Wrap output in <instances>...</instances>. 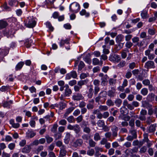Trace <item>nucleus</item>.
Masks as SVG:
<instances>
[{
	"label": "nucleus",
	"instance_id": "ea45409f",
	"mask_svg": "<svg viewBox=\"0 0 157 157\" xmlns=\"http://www.w3.org/2000/svg\"><path fill=\"white\" fill-rule=\"evenodd\" d=\"M65 43L68 44L69 42L68 39H66L65 40H61L59 42L60 45L61 47L63 46Z\"/></svg>",
	"mask_w": 157,
	"mask_h": 157
},
{
	"label": "nucleus",
	"instance_id": "c03bdc74",
	"mask_svg": "<svg viewBox=\"0 0 157 157\" xmlns=\"http://www.w3.org/2000/svg\"><path fill=\"white\" fill-rule=\"evenodd\" d=\"M144 138L143 140V141L144 143L145 142H147L150 140L148 138V134L147 133H145L144 134Z\"/></svg>",
	"mask_w": 157,
	"mask_h": 157
},
{
	"label": "nucleus",
	"instance_id": "1a4fd4ad",
	"mask_svg": "<svg viewBox=\"0 0 157 157\" xmlns=\"http://www.w3.org/2000/svg\"><path fill=\"white\" fill-rule=\"evenodd\" d=\"M93 64L94 65H99L102 66L103 64V61L101 60L100 61L97 58H94L92 59Z\"/></svg>",
	"mask_w": 157,
	"mask_h": 157
},
{
	"label": "nucleus",
	"instance_id": "4d7b16f0",
	"mask_svg": "<svg viewBox=\"0 0 157 157\" xmlns=\"http://www.w3.org/2000/svg\"><path fill=\"white\" fill-rule=\"evenodd\" d=\"M131 134L132 135V136L134 138L136 139L137 138V134L135 130H133L130 131Z\"/></svg>",
	"mask_w": 157,
	"mask_h": 157
},
{
	"label": "nucleus",
	"instance_id": "6e6552de",
	"mask_svg": "<svg viewBox=\"0 0 157 157\" xmlns=\"http://www.w3.org/2000/svg\"><path fill=\"white\" fill-rule=\"evenodd\" d=\"M64 87L65 88L64 94L65 95V96H69L71 94L72 91L71 89L69 88V86L68 85H65L64 86Z\"/></svg>",
	"mask_w": 157,
	"mask_h": 157
},
{
	"label": "nucleus",
	"instance_id": "37998d69",
	"mask_svg": "<svg viewBox=\"0 0 157 157\" xmlns=\"http://www.w3.org/2000/svg\"><path fill=\"white\" fill-rule=\"evenodd\" d=\"M148 90L146 88H143L141 91V93L143 95L145 96L147 95L148 93Z\"/></svg>",
	"mask_w": 157,
	"mask_h": 157
},
{
	"label": "nucleus",
	"instance_id": "9b49d317",
	"mask_svg": "<svg viewBox=\"0 0 157 157\" xmlns=\"http://www.w3.org/2000/svg\"><path fill=\"white\" fill-rule=\"evenodd\" d=\"M156 124H152L150 126L148 130V132L149 133H153L155 131L156 127Z\"/></svg>",
	"mask_w": 157,
	"mask_h": 157
},
{
	"label": "nucleus",
	"instance_id": "473e14b6",
	"mask_svg": "<svg viewBox=\"0 0 157 157\" xmlns=\"http://www.w3.org/2000/svg\"><path fill=\"white\" fill-rule=\"evenodd\" d=\"M12 103V101H5L4 102L3 104V106L4 107H9L10 104Z\"/></svg>",
	"mask_w": 157,
	"mask_h": 157
},
{
	"label": "nucleus",
	"instance_id": "69168bd1",
	"mask_svg": "<svg viewBox=\"0 0 157 157\" xmlns=\"http://www.w3.org/2000/svg\"><path fill=\"white\" fill-rule=\"evenodd\" d=\"M83 120V116L81 115L78 116L76 118V120L77 123H79L81 122Z\"/></svg>",
	"mask_w": 157,
	"mask_h": 157
},
{
	"label": "nucleus",
	"instance_id": "58836bf2",
	"mask_svg": "<svg viewBox=\"0 0 157 157\" xmlns=\"http://www.w3.org/2000/svg\"><path fill=\"white\" fill-rule=\"evenodd\" d=\"M116 79L113 78H110L109 80V82L110 85L113 86L116 83Z\"/></svg>",
	"mask_w": 157,
	"mask_h": 157
},
{
	"label": "nucleus",
	"instance_id": "8fccbe9b",
	"mask_svg": "<svg viewBox=\"0 0 157 157\" xmlns=\"http://www.w3.org/2000/svg\"><path fill=\"white\" fill-rule=\"evenodd\" d=\"M46 26L49 28V29L51 31L53 30L54 28L52 26L51 24L49 22H47L46 24Z\"/></svg>",
	"mask_w": 157,
	"mask_h": 157
},
{
	"label": "nucleus",
	"instance_id": "f03ea898",
	"mask_svg": "<svg viewBox=\"0 0 157 157\" xmlns=\"http://www.w3.org/2000/svg\"><path fill=\"white\" fill-rule=\"evenodd\" d=\"M111 130L112 132V135L114 137L117 136L118 135V128L115 125H113L112 126Z\"/></svg>",
	"mask_w": 157,
	"mask_h": 157
},
{
	"label": "nucleus",
	"instance_id": "c85d7f7f",
	"mask_svg": "<svg viewBox=\"0 0 157 157\" xmlns=\"http://www.w3.org/2000/svg\"><path fill=\"white\" fill-rule=\"evenodd\" d=\"M8 52V49H3L0 48V55L2 56L6 55Z\"/></svg>",
	"mask_w": 157,
	"mask_h": 157
},
{
	"label": "nucleus",
	"instance_id": "a19ab883",
	"mask_svg": "<svg viewBox=\"0 0 157 157\" xmlns=\"http://www.w3.org/2000/svg\"><path fill=\"white\" fill-rule=\"evenodd\" d=\"M80 14L81 15H85L86 17H88L89 16L90 14L89 13H87L86 10H82L80 12Z\"/></svg>",
	"mask_w": 157,
	"mask_h": 157
},
{
	"label": "nucleus",
	"instance_id": "a18cd8bd",
	"mask_svg": "<svg viewBox=\"0 0 157 157\" xmlns=\"http://www.w3.org/2000/svg\"><path fill=\"white\" fill-rule=\"evenodd\" d=\"M133 43L130 41H127L125 44V46L128 48H131L133 46Z\"/></svg>",
	"mask_w": 157,
	"mask_h": 157
},
{
	"label": "nucleus",
	"instance_id": "4c0bfd02",
	"mask_svg": "<svg viewBox=\"0 0 157 157\" xmlns=\"http://www.w3.org/2000/svg\"><path fill=\"white\" fill-rule=\"evenodd\" d=\"M58 125L57 124H54L51 128V131L53 133H56L57 131V128Z\"/></svg>",
	"mask_w": 157,
	"mask_h": 157
},
{
	"label": "nucleus",
	"instance_id": "de8ad7c7",
	"mask_svg": "<svg viewBox=\"0 0 157 157\" xmlns=\"http://www.w3.org/2000/svg\"><path fill=\"white\" fill-rule=\"evenodd\" d=\"M56 145L57 147H59L60 148H62L63 146H65L63 144L62 142L60 140H58L56 142Z\"/></svg>",
	"mask_w": 157,
	"mask_h": 157
},
{
	"label": "nucleus",
	"instance_id": "bf43d9fd",
	"mask_svg": "<svg viewBox=\"0 0 157 157\" xmlns=\"http://www.w3.org/2000/svg\"><path fill=\"white\" fill-rule=\"evenodd\" d=\"M59 124L62 125H66L67 123L66 121L64 119H62L59 122Z\"/></svg>",
	"mask_w": 157,
	"mask_h": 157
},
{
	"label": "nucleus",
	"instance_id": "49530a36",
	"mask_svg": "<svg viewBox=\"0 0 157 157\" xmlns=\"http://www.w3.org/2000/svg\"><path fill=\"white\" fill-rule=\"evenodd\" d=\"M106 104L108 106H113L114 105L113 102L111 99H109L106 101Z\"/></svg>",
	"mask_w": 157,
	"mask_h": 157
},
{
	"label": "nucleus",
	"instance_id": "39448f33",
	"mask_svg": "<svg viewBox=\"0 0 157 157\" xmlns=\"http://www.w3.org/2000/svg\"><path fill=\"white\" fill-rule=\"evenodd\" d=\"M67 153V151L66 150L65 146H63L62 148H60L59 154L58 157H65Z\"/></svg>",
	"mask_w": 157,
	"mask_h": 157
},
{
	"label": "nucleus",
	"instance_id": "f8f14e48",
	"mask_svg": "<svg viewBox=\"0 0 157 157\" xmlns=\"http://www.w3.org/2000/svg\"><path fill=\"white\" fill-rule=\"evenodd\" d=\"M71 136V134L69 132H67L64 139V142L66 144H68L69 142L70 139V137Z\"/></svg>",
	"mask_w": 157,
	"mask_h": 157
},
{
	"label": "nucleus",
	"instance_id": "0eeeda50",
	"mask_svg": "<svg viewBox=\"0 0 157 157\" xmlns=\"http://www.w3.org/2000/svg\"><path fill=\"white\" fill-rule=\"evenodd\" d=\"M111 88V90L108 91L107 95L110 98H113L115 96L116 90L114 87H112Z\"/></svg>",
	"mask_w": 157,
	"mask_h": 157
},
{
	"label": "nucleus",
	"instance_id": "e2e57ef3",
	"mask_svg": "<svg viewBox=\"0 0 157 157\" xmlns=\"http://www.w3.org/2000/svg\"><path fill=\"white\" fill-rule=\"evenodd\" d=\"M125 64L126 62L124 61H122L117 65V66L119 67H122L125 66Z\"/></svg>",
	"mask_w": 157,
	"mask_h": 157
},
{
	"label": "nucleus",
	"instance_id": "ddd939ff",
	"mask_svg": "<svg viewBox=\"0 0 157 157\" xmlns=\"http://www.w3.org/2000/svg\"><path fill=\"white\" fill-rule=\"evenodd\" d=\"M31 149L30 146L26 145L22 149L21 152L25 153H29L30 152Z\"/></svg>",
	"mask_w": 157,
	"mask_h": 157
},
{
	"label": "nucleus",
	"instance_id": "c9c22d12",
	"mask_svg": "<svg viewBox=\"0 0 157 157\" xmlns=\"http://www.w3.org/2000/svg\"><path fill=\"white\" fill-rule=\"evenodd\" d=\"M89 144L90 147H94L95 146L96 143L92 139H90L89 140Z\"/></svg>",
	"mask_w": 157,
	"mask_h": 157
},
{
	"label": "nucleus",
	"instance_id": "423d86ee",
	"mask_svg": "<svg viewBox=\"0 0 157 157\" xmlns=\"http://www.w3.org/2000/svg\"><path fill=\"white\" fill-rule=\"evenodd\" d=\"M144 67L147 69L154 68L155 67L154 63L152 61H149L145 63Z\"/></svg>",
	"mask_w": 157,
	"mask_h": 157
},
{
	"label": "nucleus",
	"instance_id": "4be33fe9",
	"mask_svg": "<svg viewBox=\"0 0 157 157\" xmlns=\"http://www.w3.org/2000/svg\"><path fill=\"white\" fill-rule=\"evenodd\" d=\"M88 81L89 80L88 79L80 80L78 82L77 84L80 87H82V86L86 84L88 82Z\"/></svg>",
	"mask_w": 157,
	"mask_h": 157
},
{
	"label": "nucleus",
	"instance_id": "a211bd4d",
	"mask_svg": "<svg viewBox=\"0 0 157 157\" xmlns=\"http://www.w3.org/2000/svg\"><path fill=\"white\" fill-rule=\"evenodd\" d=\"M75 109V107H71L68 108L66 110L65 113L64 114V117L65 118H66L68 115L71 113Z\"/></svg>",
	"mask_w": 157,
	"mask_h": 157
},
{
	"label": "nucleus",
	"instance_id": "4468645a",
	"mask_svg": "<svg viewBox=\"0 0 157 157\" xmlns=\"http://www.w3.org/2000/svg\"><path fill=\"white\" fill-rule=\"evenodd\" d=\"M108 78V76L107 75H105V76L103 78H101V85L103 86H105L107 84V78Z\"/></svg>",
	"mask_w": 157,
	"mask_h": 157
},
{
	"label": "nucleus",
	"instance_id": "bb28decb",
	"mask_svg": "<svg viewBox=\"0 0 157 157\" xmlns=\"http://www.w3.org/2000/svg\"><path fill=\"white\" fill-rule=\"evenodd\" d=\"M111 59L113 61L116 62H119L120 60V58L118 55H114L112 56Z\"/></svg>",
	"mask_w": 157,
	"mask_h": 157
},
{
	"label": "nucleus",
	"instance_id": "6e6d98bb",
	"mask_svg": "<svg viewBox=\"0 0 157 157\" xmlns=\"http://www.w3.org/2000/svg\"><path fill=\"white\" fill-rule=\"evenodd\" d=\"M82 139L83 140H88L90 138V136H89L87 134H84L82 136Z\"/></svg>",
	"mask_w": 157,
	"mask_h": 157
},
{
	"label": "nucleus",
	"instance_id": "603ef678",
	"mask_svg": "<svg viewBox=\"0 0 157 157\" xmlns=\"http://www.w3.org/2000/svg\"><path fill=\"white\" fill-rule=\"evenodd\" d=\"M94 151L93 149H90L87 152V154L88 155H89L90 156L93 155L94 154Z\"/></svg>",
	"mask_w": 157,
	"mask_h": 157
},
{
	"label": "nucleus",
	"instance_id": "aec40b11",
	"mask_svg": "<svg viewBox=\"0 0 157 157\" xmlns=\"http://www.w3.org/2000/svg\"><path fill=\"white\" fill-rule=\"evenodd\" d=\"M36 133L32 131H28L26 133V136L28 138H32L36 135Z\"/></svg>",
	"mask_w": 157,
	"mask_h": 157
},
{
	"label": "nucleus",
	"instance_id": "7c9ffc66",
	"mask_svg": "<svg viewBox=\"0 0 157 157\" xmlns=\"http://www.w3.org/2000/svg\"><path fill=\"white\" fill-rule=\"evenodd\" d=\"M94 139L95 141H98L101 139V136L98 132H96L94 134Z\"/></svg>",
	"mask_w": 157,
	"mask_h": 157
},
{
	"label": "nucleus",
	"instance_id": "20e7f679",
	"mask_svg": "<svg viewBox=\"0 0 157 157\" xmlns=\"http://www.w3.org/2000/svg\"><path fill=\"white\" fill-rule=\"evenodd\" d=\"M83 143V140L81 138L77 139L73 143V146L75 147H81L82 146Z\"/></svg>",
	"mask_w": 157,
	"mask_h": 157
},
{
	"label": "nucleus",
	"instance_id": "5701e85b",
	"mask_svg": "<svg viewBox=\"0 0 157 157\" xmlns=\"http://www.w3.org/2000/svg\"><path fill=\"white\" fill-rule=\"evenodd\" d=\"M122 103V100L119 98H117L114 101V103L116 106L117 107H120Z\"/></svg>",
	"mask_w": 157,
	"mask_h": 157
},
{
	"label": "nucleus",
	"instance_id": "6ab92c4d",
	"mask_svg": "<svg viewBox=\"0 0 157 157\" xmlns=\"http://www.w3.org/2000/svg\"><path fill=\"white\" fill-rule=\"evenodd\" d=\"M94 93L93 89L92 86H91L89 89L88 92L87 96L89 98H91L93 95Z\"/></svg>",
	"mask_w": 157,
	"mask_h": 157
},
{
	"label": "nucleus",
	"instance_id": "f704fd0d",
	"mask_svg": "<svg viewBox=\"0 0 157 157\" xmlns=\"http://www.w3.org/2000/svg\"><path fill=\"white\" fill-rule=\"evenodd\" d=\"M125 153L127 156H129L131 157L132 156L133 154L132 153L131 149L129 148L127 149L125 151Z\"/></svg>",
	"mask_w": 157,
	"mask_h": 157
},
{
	"label": "nucleus",
	"instance_id": "3c124183",
	"mask_svg": "<svg viewBox=\"0 0 157 157\" xmlns=\"http://www.w3.org/2000/svg\"><path fill=\"white\" fill-rule=\"evenodd\" d=\"M83 131L86 133L89 134L90 132L91 129L89 127L86 126L84 128H83Z\"/></svg>",
	"mask_w": 157,
	"mask_h": 157
},
{
	"label": "nucleus",
	"instance_id": "a878e982",
	"mask_svg": "<svg viewBox=\"0 0 157 157\" xmlns=\"http://www.w3.org/2000/svg\"><path fill=\"white\" fill-rule=\"evenodd\" d=\"M142 106L143 107L147 108H149L152 107V105L149 104L148 102L144 101L142 102Z\"/></svg>",
	"mask_w": 157,
	"mask_h": 157
},
{
	"label": "nucleus",
	"instance_id": "f3484780",
	"mask_svg": "<svg viewBox=\"0 0 157 157\" xmlns=\"http://www.w3.org/2000/svg\"><path fill=\"white\" fill-rule=\"evenodd\" d=\"M124 36L122 34L119 35L116 38V40L117 43L121 42L123 40Z\"/></svg>",
	"mask_w": 157,
	"mask_h": 157
},
{
	"label": "nucleus",
	"instance_id": "412c9836",
	"mask_svg": "<svg viewBox=\"0 0 157 157\" xmlns=\"http://www.w3.org/2000/svg\"><path fill=\"white\" fill-rule=\"evenodd\" d=\"M73 130H74L76 134H78L81 131V128L77 124L74 125Z\"/></svg>",
	"mask_w": 157,
	"mask_h": 157
},
{
	"label": "nucleus",
	"instance_id": "338daca9",
	"mask_svg": "<svg viewBox=\"0 0 157 157\" xmlns=\"http://www.w3.org/2000/svg\"><path fill=\"white\" fill-rule=\"evenodd\" d=\"M94 90V94L96 95L99 91L100 88L99 86H95Z\"/></svg>",
	"mask_w": 157,
	"mask_h": 157
},
{
	"label": "nucleus",
	"instance_id": "72a5a7b5",
	"mask_svg": "<svg viewBox=\"0 0 157 157\" xmlns=\"http://www.w3.org/2000/svg\"><path fill=\"white\" fill-rule=\"evenodd\" d=\"M97 124L99 127H102L105 125V122L103 120H99L98 121Z\"/></svg>",
	"mask_w": 157,
	"mask_h": 157
},
{
	"label": "nucleus",
	"instance_id": "393cba45",
	"mask_svg": "<svg viewBox=\"0 0 157 157\" xmlns=\"http://www.w3.org/2000/svg\"><path fill=\"white\" fill-rule=\"evenodd\" d=\"M96 117L94 114L91 115L90 117V119L91 121V124L93 126H95L96 124V122L94 121Z\"/></svg>",
	"mask_w": 157,
	"mask_h": 157
},
{
	"label": "nucleus",
	"instance_id": "13d9d810",
	"mask_svg": "<svg viewBox=\"0 0 157 157\" xmlns=\"http://www.w3.org/2000/svg\"><path fill=\"white\" fill-rule=\"evenodd\" d=\"M59 109L60 110H63V109L65 108L66 107V104L65 103L62 102H60L59 104Z\"/></svg>",
	"mask_w": 157,
	"mask_h": 157
},
{
	"label": "nucleus",
	"instance_id": "052dcab7",
	"mask_svg": "<svg viewBox=\"0 0 157 157\" xmlns=\"http://www.w3.org/2000/svg\"><path fill=\"white\" fill-rule=\"evenodd\" d=\"M155 95L153 93H150L148 95L147 97L149 98L151 100H154L155 98Z\"/></svg>",
	"mask_w": 157,
	"mask_h": 157
},
{
	"label": "nucleus",
	"instance_id": "79ce46f5",
	"mask_svg": "<svg viewBox=\"0 0 157 157\" xmlns=\"http://www.w3.org/2000/svg\"><path fill=\"white\" fill-rule=\"evenodd\" d=\"M102 98L101 96L99 94L98 96L95 98V102L99 104V102L100 101L101 103H103V100L101 99Z\"/></svg>",
	"mask_w": 157,
	"mask_h": 157
},
{
	"label": "nucleus",
	"instance_id": "0e129e2a",
	"mask_svg": "<svg viewBox=\"0 0 157 157\" xmlns=\"http://www.w3.org/2000/svg\"><path fill=\"white\" fill-rule=\"evenodd\" d=\"M132 35L131 34H129L125 36V40L126 41H128L132 39Z\"/></svg>",
	"mask_w": 157,
	"mask_h": 157
},
{
	"label": "nucleus",
	"instance_id": "e433bc0d",
	"mask_svg": "<svg viewBox=\"0 0 157 157\" xmlns=\"http://www.w3.org/2000/svg\"><path fill=\"white\" fill-rule=\"evenodd\" d=\"M45 137L46 139L47 142L48 144L50 143L53 140V138L50 137L48 135H46Z\"/></svg>",
	"mask_w": 157,
	"mask_h": 157
},
{
	"label": "nucleus",
	"instance_id": "864d4df0",
	"mask_svg": "<svg viewBox=\"0 0 157 157\" xmlns=\"http://www.w3.org/2000/svg\"><path fill=\"white\" fill-rule=\"evenodd\" d=\"M67 120L68 121V122L70 123H73L74 122V121H75L74 117L72 116H71L68 117L67 118Z\"/></svg>",
	"mask_w": 157,
	"mask_h": 157
},
{
	"label": "nucleus",
	"instance_id": "09e8293b",
	"mask_svg": "<svg viewBox=\"0 0 157 157\" xmlns=\"http://www.w3.org/2000/svg\"><path fill=\"white\" fill-rule=\"evenodd\" d=\"M84 66L85 64L82 61H80L78 65V70L81 71Z\"/></svg>",
	"mask_w": 157,
	"mask_h": 157
},
{
	"label": "nucleus",
	"instance_id": "cd10ccee",
	"mask_svg": "<svg viewBox=\"0 0 157 157\" xmlns=\"http://www.w3.org/2000/svg\"><path fill=\"white\" fill-rule=\"evenodd\" d=\"M24 64V63L23 62H20L19 63L16 67V70L17 71L18 70L21 69Z\"/></svg>",
	"mask_w": 157,
	"mask_h": 157
},
{
	"label": "nucleus",
	"instance_id": "b1692460",
	"mask_svg": "<svg viewBox=\"0 0 157 157\" xmlns=\"http://www.w3.org/2000/svg\"><path fill=\"white\" fill-rule=\"evenodd\" d=\"M153 117H148L146 118L145 123L147 124L150 125L151 123L154 122Z\"/></svg>",
	"mask_w": 157,
	"mask_h": 157
},
{
	"label": "nucleus",
	"instance_id": "c756f323",
	"mask_svg": "<svg viewBox=\"0 0 157 157\" xmlns=\"http://www.w3.org/2000/svg\"><path fill=\"white\" fill-rule=\"evenodd\" d=\"M106 91L105 92L104 91H102L100 92V94H99L100 95L101 97L104 98V100H103V103L105 101L106 99H105L106 95Z\"/></svg>",
	"mask_w": 157,
	"mask_h": 157
},
{
	"label": "nucleus",
	"instance_id": "dca6fc26",
	"mask_svg": "<svg viewBox=\"0 0 157 157\" xmlns=\"http://www.w3.org/2000/svg\"><path fill=\"white\" fill-rule=\"evenodd\" d=\"M8 25L7 22L3 20H0V29H2L6 27Z\"/></svg>",
	"mask_w": 157,
	"mask_h": 157
},
{
	"label": "nucleus",
	"instance_id": "774afa93",
	"mask_svg": "<svg viewBox=\"0 0 157 157\" xmlns=\"http://www.w3.org/2000/svg\"><path fill=\"white\" fill-rule=\"evenodd\" d=\"M132 40L133 43H137L139 42V38L137 37H134L132 39Z\"/></svg>",
	"mask_w": 157,
	"mask_h": 157
},
{
	"label": "nucleus",
	"instance_id": "2eb2a0df",
	"mask_svg": "<svg viewBox=\"0 0 157 157\" xmlns=\"http://www.w3.org/2000/svg\"><path fill=\"white\" fill-rule=\"evenodd\" d=\"M95 150L96 151L95 155L96 157H98L101 155V153H100L99 152L100 151L101 152H102L103 151L102 148H100L97 147H95Z\"/></svg>",
	"mask_w": 157,
	"mask_h": 157
},
{
	"label": "nucleus",
	"instance_id": "2f4dec72",
	"mask_svg": "<svg viewBox=\"0 0 157 157\" xmlns=\"http://www.w3.org/2000/svg\"><path fill=\"white\" fill-rule=\"evenodd\" d=\"M99 109L100 111H105L108 109V107L106 105H100L99 106Z\"/></svg>",
	"mask_w": 157,
	"mask_h": 157
},
{
	"label": "nucleus",
	"instance_id": "680f3d73",
	"mask_svg": "<svg viewBox=\"0 0 157 157\" xmlns=\"http://www.w3.org/2000/svg\"><path fill=\"white\" fill-rule=\"evenodd\" d=\"M94 107V104L88 103L86 105V107L88 109H92Z\"/></svg>",
	"mask_w": 157,
	"mask_h": 157
},
{
	"label": "nucleus",
	"instance_id": "9d476101",
	"mask_svg": "<svg viewBox=\"0 0 157 157\" xmlns=\"http://www.w3.org/2000/svg\"><path fill=\"white\" fill-rule=\"evenodd\" d=\"M72 98L74 100L79 101L83 99L84 98V97L81 94L78 93L73 95Z\"/></svg>",
	"mask_w": 157,
	"mask_h": 157
},
{
	"label": "nucleus",
	"instance_id": "7ed1b4c3",
	"mask_svg": "<svg viewBox=\"0 0 157 157\" xmlns=\"http://www.w3.org/2000/svg\"><path fill=\"white\" fill-rule=\"evenodd\" d=\"M36 24V21L33 19H31L29 20L28 23H26L25 25L27 27L33 28L35 26Z\"/></svg>",
	"mask_w": 157,
	"mask_h": 157
},
{
	"label": "nucleus",
	"instance_id": "5fc2aeb1",
	"mask_svg": "<svg viewBox=\"0 0 157 157\" xmlns=\"http://www.w3.org/2000/svg\"><path fill=\"white\" fill-rule=\"evenodd\" d=\"M147 150V148L146 146H144L140 149L139 152L141 153H144L146 152Z\"/></svg>",
	"mask_w": 157,
	"mask_h": 157
},
{
	"label": "nucleus",
	"instance_id": "f257e3e1",
	"mask_svg": "<svg viewBox=\"0 0 157 157\" xmlns=\"http://www.w3.org/2000/svg\"><path fill=\"white\" fill-rule=\"evenodd\" d=\"M80 9L79 5L77 2H74L70 5L69 6L70 10L72 12L77 13Z\"/></svg>",
	"mask_w": 157,
	"mask_h": 157
}]
</instances>
